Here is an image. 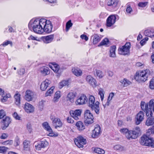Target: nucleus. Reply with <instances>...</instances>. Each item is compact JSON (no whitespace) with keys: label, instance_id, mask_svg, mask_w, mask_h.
<instances>
[{"label":"nucleus","instance_id":"nucleus-26","mask_svg":"<svg viewBox=\"0 0 154 154\" xmlns=\"http://www.w3.org/2000/svg\"><path fill=\"white\" fill-rule=\"evenodd\" d=\"M152 115L151 116H150L148 117L146 120V125L148 126L154 124V117L152 116Z\"/></svg>","mask_w":154,"mask_h":154},{"label":"nucleus","instance_id":"nucleus-57","mask_svg":"<svg viewBox=\"0 0 154 154\" xmlns=\"http://www.w3.org/2000/svg\"><path fill=\"white\" fill-rule=\"evenodd\" d=\"M13 116L16 119L19 120L20 119V117L16 112H14L13 114Z\"/></svg>","mask_w":154,"mask_h":154},{"label":"nucleus","instance_id":"nucleus-1","mask_svg":"<svg viewBox=\"0 0 154 154\" xmlns=\"http://www.w3.org/2000/svg\"><path fill=\"white\" fill-rule=\"evenodd\" d=\"M44 21H42V19L40 20H37L34 21L31 20L28 24L29 29H32L35 33L38 34H42L44 32L42 26L43 25Z\"/></svg>","mask_w":154,"mask_h":154},{"label":"nucleus","instance_id":"nucleus-4","mask_svg":"<svg viewBox=\"0 0 154 154\" xmlns=\"http://www.w3.org/2000/svg\"><path fill=\"white\" fill-rule=\"evenodd\" d=\"M140 131V128L137 127L132 130L129 131L128 133L126 134V137L128 139H136Z\"/></svg>","mask_w":154,"mask_h":154},{"label":"nucleus","instance_id":"nucleus-6","mask_svg":"<svg viewBox=\"0 0 154 154\" xmlns=\"http://www.w3.org/2000/svg\"><path fill=\"white\" fill-rule=\"evenodd\" d=\"M131 44L129 42H126L125 44L118 49L119 53L121 55L128 54L130 52Z\"/></svg>","mask_w":154,"mask_h":154},{"label":"nucleus","instance_id":"nucleus-28","mask_svg":"<svg viewBox=\"0 0 154 154\" xmlns=\"http://www.w3.org/2000/svg\"><path fill=\"white\" fill-rule=\"evenodd\" d=\"M54 37V35H51L45 36L44 38V41L45 43H49L53 40Z\"/></svg>","mask_w":154,"mask_h":154},{"label":"nucleus","instance_id":"nucleus-31","mask_svg":"<svg viewBox=\"0 0 154 154\" xmlns=\"http://www.w3.org/2000/svg\"><path fill=\"white\" fill-rule=\"evenodd\" d=\"M113 148L114 150L119 151H125L126 148L124 146L119 144L116 145L114 146Z\"/></svg>","mask_w":154,"mask_h":154},{"label":"nucleus","instance_id":"nucleus-38","mask_svg":"<svg viewBox=\"0 0 154 154\" xmlns=\"http://www.w3.org/2000/svg\"><path fill=\"white\" fill-rule=\"evenodd\" d=\"M144 33L145 35L151 38L154 36V32L149 30H145Z\"/></svg>","mask_w":154,"mask_h":154},{"label":"nucleus","instance_id":"nucleus-7","mask_svg":"<svg viewBox=\"0 0 154 154\" xmlns=\"http://www.w3.org/2000/svg\"><path fill=\"white\" fill-rule=\"evenodd\" d=\"M42 21H44V25L42 26L44 32L49 33L51 32L52 29V25L51 22L49 20H47L46 19H42Z\"/></svg>","mask_w":154,"mask_h":154},{"label":"nucleus","instance_id":"nucleus-5","mask_svg":"<svg viewBox=\"0 0 154 154\" xmlns=\"http://www.w3.org/2000/svg\"><path fill=\"white\" fill-rule=\"evenodd\" d=\"M84 119V122L86 125L91 124L94 122V117L90 110H87L85 111Z\"/></svg>","mask_w":154,"mask_h":154},{"label":"nucleus","instance_id":"nucleus-19","mask_svg":"<svg viewBox=\"0 0 154 154\" xmlns=\"http://www.w3.org/2000/svg\"><path fill=\"white\" fill-rule=\"evenodd\" d=\"M116 17L115 16L112 15L109 16L107 18L106 21V25L107 26L110 27L114 24L115 22Z\"/></svg>","mask_w":154,"mask_h":154},{"label":"nucleus","instance_id":"nucleus-43","mask_svg":"<svg viewBox=\"0 0 154 154\" xmlns=\"http://www.w3.org/2000/svg\"><path fill=\"white\" fill-rule=\"evenodd\" d=\"M94 151L95 152L99 154H104L105 152L104 150L98 148H94Z\"/></svg>","mask_w":154,"mask_h":154},{"label":"nucleus","instance_id":"nucleus-14","mask_svg":"<svg viewBox=\"0 0 154 154\" xmlns=\"http://www.w3.org/2000/svg\"><path fill=\"white\" fill-rule=\"evenodd\" d=\"M88 101V99L86 96L83 95L77 100L75 103L76 105H82L86 104Z\"/></svg>","mask_w":154,"mask_h":154},{"label":"nucleus","instance_id":"nucleus-9","mask_svg":"<svg viewBox=\"0 0 154 154\" xmlns=\"http://www.w3.org/2000/svg\"><path fill=\"white\" fill-rule=\"evenodd\" d=\"M148 103L146 104L144 101H141L140 103V107L141 109L146 113L147 116H149L152 114V111H151L150 108L148 107Z\"/></svg>","mask_w":154,"mask_h":154},{"label":"nucleus","instance_id":"nucleus-40","mask_svg":"<svg viewBox=\"0 0 154 154\" xmlns=\"http://www.w3.org/2000/svg\"><path fill=\"white\" fill-rule=\"evenodd\" d=\"M114 96V93H110L108 97L107 101L105 104H103L104 107L105 108L106 106H109V102L112 99V97Z\"/></svg>","mask_w":154,"mask_h":154},{"label":"nucleus","instance_id":"nucleus-3","mask_svg":"<svg viewBox=\"0 0 154 154\" xmlns=\"http://www.w3.org/2000/svg\"><path fill=\"white\" fill-rule=\"evenodd\" d=\"M149 75V70L148 69H146L143 71H140L138 73L137 72L135 79L139 82H145L147 80Z\"/></svg>","mask_w":154,"mask_h":154},{"label":"nucleus","instance_id":"nucleus-61","mask_svg":"<svg viewBox=\"0 0 154 154\" xmlns=\"http://www.w3.org/2000/svg\"><path fill=\"white\" fill-rule=\"evenodd\" d=\"M38 38L36 37H34L32 35H31L28 38V39L29 40H36L38 41L37 39Z\"/></svg>","mask_w":154,"mask_h":154},{"label":"nucleus","instance_id":"nucleus-17","mask_svg":"<svg viewBox=\"0 0 154 154\" xmlns=\"http://www.w3.org/2000/svg\"><path fill=\"white\" fill-rule=\"evenodd\" d=\"M69 113L71 117L77 120L79 119V117L80 116L81 111L79 109L76 110L75 111L71 110Z\"/></svg>","mask_w":154,"mask_h":154},{"label":"nucleus","instance_id":"nucleus-41","mask_svg":"<svg viewBox=\"0 0 154 154\" xmlns=\"http://www.w3.org/2000/svg\"><path fill=\"white\" fill-rule=\"evenodd\" d=\"M11 95L10 94H5L3 93L2 95V98L1 99L2 101V102H5L6 101L8 98L10 97Z\"/></svg>","mask_w":154,"mask_h":154},{"label":"nucleus","instance_id":"nucleus-2","mask_svg":"<svg viewBox=\"0 0 154 154\" xmlns=\"http://www.w3.org/2000/svg\"><path fill=\"white\" fill-rule=\"evenodd\" d=\"M88 99V106L91 110H94L97 114L99 113L100 107L99 102L96 101L95 102V98L93 95H90Z\"/></svg>","mask_w":154,"mask_h":154},{"label":"nucleus","instance_id":"nucleus-18","mask_svg":"<svg viewBox=\"0 0 154 154\" xmlns=\"http://www.w3.org/2000/svg\"><path fill=\"white\" fill-rule=\"evenodd\" d=\"M24 109L27 113H31L34 112L35 108L32 105L28 103H26L24 105Z\"/></svg>","mask_w":154,"mask_h":154},{"label":"nucleus","instance_id":"nucleus-53","mask_svg":"<svg viewBox=\"0 0 154 154\" xmlns=\"http://www.w3.org/2000/svg\"><path fill=\"white\" fill-rule=\"evenodd\" d=\"M132 11V9L131 7L129 5H128L126 9V11L127 13L130 14Z\"/></svg>","mask_w":154,"mask_h":154},{"label":"nucleus","instance_id":"nucleus-24","mask_svg":"<svg viewBox=\"0 0 154 154\" xmlns=\"http://www.w3.org/2000/svg\"><path fill=\"white\" fill-rule=\"evenodd\" d=\"M93 39V43L94 45L100 41L101 38L97 34H94L92 36Z\"/></svg>","mask_w":154,"mask_h":154},{"label":"nucleus","instance_id":"nucleus-51","mask_svg":"<svg viewBox=\"0 0 154 154\" xmlns=\"http://www.w3.org/2000/svg\"><path fill=\"white\" fill-rule=\"evenodd\" d=\"M96 75L100 78H102L103 77L102 72L100 70H97L95 75Z\"/></svg>","mask_w":154,"mask_h":154},{"label":"nucleus","instance_id":"nucleus-20","mask_svg":"<svg viewBox=\"0 0 154 154\" xmlns=\"http://www.w3.org/2000/svg\"><path fill=\"white\" fill-rule=\"evenodd\" d=\"M25 99L28 101H32L33 97V93L29 90H27L26 92Z\"/></svg>","mask_w":154,"mask_h":154},{"label":"nucleus","instance_id":"nucleus-49","mask_svg":"<svg viewBox=\"0 0 154 154\" xmlns=\"http://www.w3.org/2000/svg\"><path fill=\"white\" fill-rule=\"evenodd\" d=\"M54 89V87H52L45 94V96H50L53 92V90Z\"/></svg>","mask_w":154,"mask_h":154},{"label":"nucleus","instance_id":"nucleus-8","mask_svg":"<svg viewBox=\"0 0 154 154\" xmlns=\"http://www.w3.org/2000/svg\"><path fill=\"white\" fill-rule=\"evenodd\" d=\"M152 141V138L144 135L141 137L140 142L141 144L143 145L151 146Z\"/></svg>","mask_w":154,"mask_h":154},{"label":"nucleus","instance_id":"nucleus-15","mask_svg":"<svg viewBox=\"0 0 154 154\" xmlns=\"http://www.w3.org/2000/svg\"><path fill=\"white\" fill-rule=\"evenodd\" d=\"M144 114L143 111H140L137 115L136 117L135 123L137 125H139L144 119Z\"/></svg>","mask_w":154,"mask_h":154},{"label":"nucleus","instance_id":"nucleus-11","mask_svg":"<svg viewBox=\"0 0 154 154\" xmlns=\"http://www.w3.org/2000/svg\"><path fill=\"white\" fill-rule=\"evenodd\" d=\"M50 119L52 121V123L56 129L58 127H61L62 125V123L60 119L58 118H55L53 116L50 117Z\"/></svg>","mask_w":154,"mask_h":154},{"label":"nucleus","instance_id":"nucleus-59","mask_svg":"<svg viewBox=\"0 0 154 154\" xmlns=\"http://www.w3.org/2000/svg\"><path fill=\"white\" fill-rule=\"evenodd\" d=\"M13 143V141L11 140H7L5 141L3 143L4 145H11Z\"/></svg>","mask_w":154,"mask_h":154},{"label":"nucleus","instance_id":"nucleus-10","mask_svg":"<svg viewBox=\"0 0 154 154\" xmlns=\"http://www.w3.org/2000/svg\"><path fill=\"white\" fill-rule=\"evenodd\" d=\"M74 142L75 145L79 148H83V145L86 143L85 139L81 136L77 137L74 140Z\"/></svg>","mask_w":154,"mask_h":154},{"label":"nucleus","instance_id":"nucleus-34","mask_svg":"<svg viewBox=\"0 0 154 154\" xmlns=\"http://www.w3.org/2000/svg\"><path fill=\"white\" fill-rule=\"evenodd\" d=\"M20 96L18 93L15 94L14 96L15 100V103L17 105H19L20 103Z\"/></svg>","mask_w":154,"mask_h":154},{"label":"nucleus","instance_id":"nucleus-56","mask_svg":"<svg viewBox=\"0 0 154 154\" xmlns=\"http://www.w3.org/2000/svg\"><path fill=\"white\" fill-rule=\"evenodd\" d=\"M9 44H10L11 46H12V42L10 41H9L6 42H4L2 44V45L3 46H5Z\"/></svg>","mask_w":154,"mask_h":154},{"label":"nucleus","instance_id":"nucleus-29","mask_svg":"<svg viewBox=\"0 0 154 154\" xmlns=\"http://www.w3.org/2000/svg\"><path fill=\"white\" fill-rule=\"evenodd\" d=\"M72 72L75 75L79 76L82 74V71L78 68H73L72 69Z\"/></svg>","mask_w":154,"mask_h":154},{"label":"nucleus","instance_id":"nucleus-58","mask_svg":"<svg viewBox=\"0 0 154 154\" xmlns=\"http://www.w3.org/2000/svg\"><path fill=\"white\" fill-rule=\"evenodd\" d=\"M149 87L151 89H154V81H153L152 80L150 81Z\"/></svg>","mask_w":154,"mask_h":154},{"label":"nucleus","instance_id":"nucleus-21","mask_svg":"<svg viewBox=\"0 0 154 154\" xmlns=\"http://www.w3.org/2000/svg\"><path fill=\"white\" fill-rule=\"evenodd\" d=\"M101 133L100 127L98 125H97L94 130L93 131L92 137L93 138L97 137L99 136Z\"/></svg>","mask_w":154,"mask_h":154},{"label":"nucleus","instance_id":"nucleus-62","mask_svg":"<svg viewBox=\"0 0 154 154\" xmlns=\"http://www.w3.org/2000/svg\"><path fill=\"white\" fill-rule=\"evenodd\" d=\"M67 122L69 123H73L74 122V121L72 119L71 116L67 117Z\"/></svg>","mask_w":154,"mask_h":154},{"label":"nucleus","instance_id":"nucleus-54","mask_svg":"<svg viewBox=\"0 0 154 154\" xmlns=\"http://www.w3.org/2000/svg\"><path fill=\"white\" fill-rule=\"evenodd\" d=\"M147 4V2H141L138 3V6L140 7L143 8L145 7Z\"/></svg>","mask_w":154,"mask_h":154},{"label":"nucleus","instance_id":"nucleus-64","mask_svg":"<svg viewBox=\"0 0 154 154\" xmlns=\"http://www.w3.org/2000/svg\"><path fill=\"white\" fill-rule=\"evenodd\" d=\"M25 72V69L23 68H21L20 69L19 73L20 75H23Z\"/></svg>","mask_w":154,"mask_h":154},{"label":"nucleus","instance_id":"nucleus-35","mask_svg":"<svg viewBox=\"0 0 154 154\" xmlns=\"http://www.w3.org/2000/svg\"><path fill=\"white\" fill-rule=\"evenodd\" d=\"M109 41L107 38H106L103 39L98 45V46L99 47L101 46L105 45L108 46L109 45Z\"/></svg>","mask_w":154,"mask_h":154},{"label":"nucleus","instance_id":"nucleus-37","mask_svg":"<svg viewBox=\"0 0 154 154\" xmlns=\"http://www.w3.org/2000/svg\"><path fill=\"white\" fill-rule=\"evenodd\" d=\"M69 83L68 80H63L59 83V87L60 88H61L65 86L68 85Z\"/></svg>","mask_w":154,"mask_h":154},{"label":"nucleus","instance_id":"nucleus-30","mask_svg":"<svg viewBox=\"0 0 154 154\" xmlns=\"http://www.w3.org/2000/svg\"><path fill=\"white\" fill-rule=\"evenodd\" d=\"M49 66L55 72H58L60 69L59 65L54 63L51 65H50Z\"/></svg>","mask_w":154,"mask_h":154},{"label":"nucleus","instance_id":"nucleus-25","mask_svg":"<svg viewBox=\"0 0 154 154\" xmlns=\"http://www.w3.org/2000/svg\"><path fill=\"white\" fill-rule=\"evenodd\" d=\"M77 129L79 131H82L85 128V126L82 122L79 121L76 124Z\"/></svg>","mask_w":154,"mask_h":154},{"label":"nucleus","instance_id":"nucleus-36","mask_svg":"<svg viewBox=\"0 0 154 154\" xmlns=\"http://www.w3.org/2000/svg\"><path fill=\"white\" fill-rule=\"evenodd\" d=\"M116 47L114 45H113L111 47L110 50V57H116Z\"/></svg>","mask_w":154,"mask_h":154},{"label":"nucleus","instance_id":"nucleus-60","mask_svg":"<svg viewBox=\"0 0 154 154\" xmlns=\"http://www.w3.org/2000/svg\"><path fill=\"white\" fill-rule=\"evenodd\" d=\"M27 129L28 130V131L30 133L32 131V128L31 127V125L30 123L27 124Z\"/></svg>","mask_w":154,"mask_h":154},{"label":"nucleus","instance_id":"nucleus-32","mask_svg":"<svg viewBox=\"0 0 154 154\" xmlns=\"http://www.w3.org/2000/svg\"><path fill=\"white\" fill-rule=\"evenodd\" d=\"M60 92L59 91H57L54 94L53 101L54 103H56L59 101L60 97Z\"/></svg>","mask_w":154,"mask_h":154},{"label":"nucleus","instance_id":"nucleus-13","mask_svg":"<svg viewBox=\"0 0 154 154\" xmlns=\"http://www.w3.org/2000/svg\"><path fill=\"white\" fill-rule=\"evenodd\" d=\"M0 122H2L4 126L2 127L3 130L6 129L9 125L11 122V118L8 116H5V118L0 120Z\"/></svg>","mask_w":154,"mask_h":154},{"label":"nucleus","instance_id":"nucleus-48","mask_svg":"<svg viewBox=\"0 0 154 154\" xmlns=\"http://www.w3.org/2000/svg\"><path fill=\"white\" fill-rule=\"evenodd\" d=\"M72 25V23L71 22V20H69L66 24V32L68 31L70 27Z\"/></svg>","mask_w":154,"mask_h":154},{"label":"nucleus","instance_id":"nucleus-46","mask_svg":"<svg viewBox=\"0 0 154 154\" xmlns=\"http://www.w3.org/2000/svg\"><path fill=\"white\" fill-rule=\"evenodd\" d=\"M152 134H154V126L149 128L146 132L147 135L149 136Z\"/></svg>","mask_w":154,"mask_h":154},{"label":"nucleus","instance_id":"nucleus-33","mask_svg":"<svg viewBox=\"0 0 154 154\" xmlns=\"http://www.w3.org/2000/svg\"><path fill=\"white\" fill-rule=\"evenodd\" d=\"M118 2V0H110L108 2L107 5L115 7L117 5Z\"/></svg>","mask_w":154,"mask_h":154},{"label":"nucleus","instance_id":"nucleus-22","mask_svg":"<svg viewBox=\"0 0 154 154\" xmlns=\"http://www.w3.org/2000/svg\"><path fill=\"white\" fill-rule=\"evenodd\" d=\"M50 83V81L48 79L45 80L42 82L41 86L40 89L42 91H45L48 87Z\"/></svg>","mask_w":154,"mask_h":154},{"label":"nucleus","instance_id":"nucleus-55","mask_svg":"<svg viewBox=\"0 0 154 154\" xmlns=\"http://www.w3.org/2000/svg\"><path fill=\"white\" fill-rule=\"evenodd\" d=\"M129 131H128V129L126 128H123L121 129L120 130L121 132L123 134H125L126 136V134L127 133H128Z\"/></svg>","mask_w":154,"mask_h":154},{"label":"nucleus","instance_id":"nucleus-47","mask_svg":"<svg viewBox=\"0 0 154 154\" xmlns=\"http://www.w3.org/2000/svg\"><path fill=\"white\" fill-rule=\"evenodd\" d=\"M39 142L43 148H45L48 145V143L45 140H42Z\"/></svg>","mask_w":154,"mask_h":154},{"label":"nucleus","instance_id":"nucleus-44","mask_svg":"<svg viewBox=\"0 0 154 154\" xmlns=\"http://www.w3.org/2000/svg\"><path fill=\"white\" fill-rule=\"evenodd\" d=\"M148 105L149 106V108L152 111V110L154 112V100H151L148 103Z\"/></svg>","mask_w":154,"mask_h":154},{"label":"nucleus","instance_id":"nucleus-12","mask_svg":"<svg viewBox=\"0 0 154 154\" xmlns=\"http://www.w3.org/2000/svg\"><path fill=\"white\" fill-rule=\"evenodd\" d=\"M42 125L44 128L49 132L48 135L51 137H57L58 136L57 133H54L53 132L52 129L47 122L43 123Z\"/></svg>","mask_w":154,"mask_h":154},{"label":"nucleus","instance_id":"nucleus-52","mask_svg":"<svg viewBox=\"0 0 154 154\" xmlns=\"http://www.w3.org/2000/svg\"><path fill=\"white\" fill-rule=\"evenodd\" d=\"M8 149V148L7 147L4 146H0V152L2 153L5 152Z\"/></svg>","mask_w":154,"mask_h":154},{"label":"nucleus","instance_id":"nucleus-45","mask_svg":"<svg viewBox=\"0 0 154 154\" xmlns=\"http://www.w3.org/2000/svg\"><path fill=\"white\" fill-rule=\"evenodd\" d=\"M99 94L100 96L101 101H103L104 97V92L103 90L100 88L99 90Z\"/></svg>","mask_w":154,"mask_h":154},{"label":"nucleus","instance_id":"nucleus-39","mask_svg":"<svg viewBox=\"0 0 154 154\" xmlns=\"http://www.w3.org/2000/svg\"><path fill=\"white\" fill-rule=\"evenodd\" d=\"M30 142L29 141L25 140L23 142V147L24 149L28 150L30 146Z\"/></svg>","mask_w":154,"mask_h":154},{"label":"nucleus","instance_id":"nucleus-42","mask_svg":"<svg viewBox=\"0 0 154 154\" xmlns=\"http://www.w3.org/2000/svg\"><path fill=\"white\" fill-rule=\"evenodd\" d=\"M121 82L124 87L127 86L131 84V82L130 81L126 79H124Z\"/></svg>","mask_w":154,"mask_h":154},{"label":"nucleus","instance_id":"nucleus-16","mask_svg":"<svg viewBox=\"0 0 154 154\" xmlns=\"http://www.w3.org/2000/svg\"><path fill=\"white\" fill-rule=\"evenodd\" d=\"M86 82L93 87H96L97 86L96 80L92 76L88 75L86 78Z\"/></svg>","mask_w":154,"mask_h":154},{"label":"nucleus","instance_id":"nucleus-63","mask_svg":"<svg viewBox=\"0 0 154 154\" xmlns=\"http://www.w3.org/2000/svg\"><path fill=\"white\" fill-rule=\"evenodd\" d=\"M20 143V141L18 138H16L14 141V145L15 146H18Z\"/></svg>","mask_w":154,"mask_h":154},{"label":"nucleus","instance_id":"nucleus-27","mask_svg":"<svg viewBox=\"0 0 154 154\" xmlns=\"http://www.w3.org/2000/svg\"><path fill=\"white\" fill-rule=\"evenodd\" d=\"M40 71L44 76L48 75L50 73L49 68L47 67L41 68L40 69Z\"/></svg>","mask_w":154,"mask_h":154},{"label":"nucleus","instance_id":"nucleus-23","mask_svg":"<svg viewBox=\"0 0 154 154\" xmlns=\"http://www.w3.org/2000/svg\"><path fill=\"white\" fill-rule=\"evenodd\" d=\"M76 94L75 93L70 92L67 95V100L69 101L71 103L74 102V99L76 97Z\"/></svg>","mask_w":154,"mask_h":154},{"label":"nucleus","instance_id":"nucleus-50","mask_svg":"<svg viewBox=\"0 0 154 154\" xmlns=\"http://www.w3.org/2000/svg\"><path fill=\"white\" fill-rule=\"evenodd\" d=\"M6 115L5 112L3 109L0 110V120L5 118Z\"/></svg>","mask_w":154,"mask_h":154}]
</instances>
